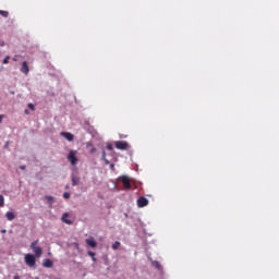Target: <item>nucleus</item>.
<instances>
[{"mask_svg":"<svg viewBox=\"0 0 279 279\" xmlns=\"http://www.w3.org/2000/svg\"><path fill=\"white\" fill-rule=\"evenodd\" d=\"M64 199H69L71 197V194L69 192L63 193Z\"/></svg>","mask_w":279,"mask_h":279,"instance_id":"412c9836","label":"nucleus"},{"mask_svg":"<svg viewBox=\"0 0 279 279\" xmlns=\"http://www.w3.org/2000/svg\"><path fill=\"white\" fill-rule=\"evenodd\" d=\"M71 180H72V185L73 186H77V184H80V177L77 174H72L71 175Z\"/></svg>","mask_w":279,"mask_h":279,"instance_id":"9d476101","label":"nucleus"},{"mask_svg":"<svg viewBox=\"0 0 279 279\" xmlns=\"http://www.w3.org/2000/svg\"><path fill=\"white\" fill-rule=\"evenodd\" d=\"M87 254H88V256L92 257V260H93L94 263L97 262V258L95 257V252L88 251Z\"/></svg>","mask_w":279,"mask_h":279,"instance_id":"2eb2a0df","label":"nucleus"},{"mask_svg":"<svg viewBox=\"0 0 279 279\" xmlns=\"http://www.w3.org/2000/svg\"><path fill=\"white\" fill-rule=\"evenodd\" d=\"M107 149H108L109 151H112V149H113L112 144H108V145H107Z\"/></svg>","mask_w":279,"mask_h":279,"instance_id":"b1692460","label":"nucleus"},{"mask_svg":"<svg viewBox=\"0 0 279 279\" xmlns=\"http://www.w3.org/2000/svg\"><path fill=\"white\" fill-rule=\"evenodd\" d=\"M3 121V116L0 114V123Z\"/></svg>","mask_w":279,"mask_h":279,"instance_id":"bb28decb","label":"nucleus"},{"mask_svg":"<svg viewBox=\"0 0 279 279\" xmlns=\"http://www.w3.org/2000/svg\"><path fill=\"white\" fill-rule=\"evenodd\" d=\"M111 247H112V250H114V251L119 250V247H121V242L116 241V242L112 244Z\"/></svg>","mask_w":279,"mask_h":279,"instance_id":"4468645a","label":"nucleus"},{"mask_svg":"<svg viewBox=\"0 0 279 279\" xmlns=\"http://www.w3.org/2000/svg\"><path fill=\"white\" fill-rule=\"evenodd\" d=\"M5 206V198L3 195H0V208H3Z\"/></svg>","mask_w":279,"mask_h":279,"instance_id":"dca6fc26","label":"nucleus"},{"mask_svg":"<svg viewBox=\"0 0 279 279\" xmlns=\"http://www.w3.org/2000/svg\"><path fill=\"white\" fill-rule=\"evenodd\" d=\"M25 114H29V110L26 109V110H25Z\"/></svg>","mask_w":279,"mask_h":279,"instance_id":"c85d7f7f","label":"nucleus"},{"mask_svg":"<svg viewBox=\"0 0 279 279\" xmlns=\"http://www.w3.org/2000/svg\"><path fill=\"white\" fill-rule=\"evenodd\" d=\"M5 217H7L8 221H14V219H16V215H14V213H12V211H8L5 214Z\"/></svg>","mask_w":279,"mask_h":279,"instance_id":"f8f14e48","label":"nucleus"},{"mask_svg":"<svg viewBox=\"0 0 279 279\" xmlns=\"http://www.w3.org/2000/svg\"><path fill=\"white\" fill-rule=\"evenodd\" d=\"M68 217H69V214H63L62 215V221H63V223H66L68 226H72L73 225V221H71L70 219H68Z\"/></svg>","mask_w":279,"mask_h":279,"instance_id":"9b49d317","label":"nucleus"},{"mask_svg":"<svg viewBox=\"0 0 279 279\" xmlns=\"http://www.w3.org/2000/svg\"><path fill=\"white\" fill-rule=\"evenodd\" d=\"M1 16H4V19H8L10 16V13L8 11H0Z\"/></svg>","mask_w":279,"mask_h":279,"instance_id":"a211bd4d","label":"nucleus"},{"mask_svg":"<svg viewBox=\"0 0 279 279\" xmlns=\"http://www.w3.org/2000/svg\"><path fill=\"white\" fill-rule=\"evenodd\" d=\"M13 279H21V277H19V275H15Z\"/></svg>","mask_w":279,"mask_h":279,"instance_id":"cd10ccee","label":"nucleus"},{"mask_svg":"<svg viewBox=\"0 0 279 279\" xmlns=\"http://www.w3.org/2000/svg\"><path fill=\"white\" fill-rule=\"evenodd\" d=\"M31 250L34 252L37 258H40V256H43V248L38 246V240L32 242Z\"/></svg>","mask_w":279,"mask_h":279,"instance_id":"f257e3e1","label":"nucleus"},{"mask_svg":"<svg viewBox=\"0 0 279 279\" xmlns=\"http://www.w3.org/2000/svg\"><path fill=\"white\" fill-rule=\"evenodd\" d=\"M0 47H5V41L0 39Z\"/></svg>","mask_w":279,"mask_h":279,"instance_id":"393cba45","label":"nucleus"},{"mask_svg":"<svg viewBox=\"0 0 279 279\" xmlns=\"http://www.w3.org/2000/svg\"><path fill=\"white\" fill-rule=\"evenodd\" d=\"M21 72L24 73V75L29 74V65H27V61H24L22 63Z\"/></svg>","mask_w":279,"mask_h":279,"instance_id":"6e6552de","label":"nucleus"},{"mask_svg":"<svg viewBox=\"0 0 279 279\" xmlns=\"http://www.w3.org/2000/svg\"><path fill=\"white\" fill-rule=\"evenodd\" d=\"M120 181L123 187L125 189V191H130V189H132V184L130 183V178L122 175L120 177Z\"/></svg>","mask_w":279,"mask_h":279,"instance_id":"20e7f679","label":"nucleus"},{"mask_svg":"<svg viewBox=\"0 0 279 279\" xmlns=\"http://www.w3.org/2000/svg\"><path fill=\"white\" fill-rule=\"evenodd\" d=\"M116 148L117 149H128V142L118 141L116 142Z\"/></svg>","mask_w":279,"mask_h":279,"instance_id":"0eeeda50","label":"nucleus"},{"mask_svg":"<svg viewBox=\"0 0 279 279\" xmlns=\"http://www.w3.org/2000/svg\"><path fill=\"white\" fill-rule=\"evenodd\" d=\"M35 279H40V278L36 277Z\"/></svg>","mask_w":279,"mask_h":279,"instance_id":"2f4dec72","label":"nucleus"},{"mask_svg":"<svg viewBox=\"0 0 279 279\" xmlns=\"http://www.w3.org/2000/svg\"><path fill=\"white\" fill-rule=\"evenodd\" d=\"M153 267H156V269H161L159 262H153Z\"/></svg>","mask_w":279,"mask_h":279,"instance_id":"6ab92c4d","label":"nucleus"},{"mask_svg":"<svg viewBox=\"0 0 279 279\" xmlns=\"http://www.w3.org/2000/svg\"><path fill=\"white\" fill-rule=\"evenodd\" d=\"M20 169H22V171H25L26 166H25V165H22V166H20Z\"/></svg>","mask_w":279,"mask_h":279,"instance_id":"a878e982","label":"nucleus"},{"mask_svg":"<svg viewBox=\"0 0 279 279\" xmlns=\"http://www.w3.org/2000/svg\"><path fill=\"white\" fill-rule=\"evenodd\" d=\"M14 61H16V58H13Z\"/></svg>","mask_w":279,"mask_h":279,"instance_id":"7c9ffc66","label":"nucleus"},{"mask_svg":"<svg viewBox=\"0 0 279 279\" xmlns=\"http://www.w3.org/2000/svg\"><path fill=\"white\" fill-rule=\"evenodd\" d=\"M1 232H2V233H5V230H2Z\"/></svg>","mask_w":279,"mask_h":279,"instance_id":"c756f323","label":"nucleus"},{"mask_svg":"<svg viewBox=\"0 0 279 279\" xmlns=\"http://www.w3.org/2000/svg\"><path fill=\"white\" fill-rule=\"evenodd\" d=\"M24 263L27 265V267H36V256L26 254L24 257Z\"/></svg>","mask_w":279,"mask_h":279,"instance_id":"f03ea898","label":"nucleus"},{"mask_svg":"<svg viewBox=\"0 0 279 279\" xmlns=\"http://www.w3.org/2000/svg\"><path fill=\"white\" fill-rule=\"evenodd\" d=\"M68 160L73 167H75V165H77V150H70L68 155Z\"/></svg>","mask_w":279,"mask_h":279,"instance_id":"7ed1b4c3","label":"nucleus"},{"mask_svg":"<svg viewBox=\"0 0 279 279\" xmlns=\"http://www.w3.org/2000/svg\"><path fill=\"white\" fill-rule=\"evenodd\" d=\"M44 267H47L48 269L53 267V262L51 259H45L43 263Z\"/></svg>","mask_w":279,"mask_h":279,"instance_id":"ddd939ff","label":"nucleus"},{"mask_svg":"<svg viewBox=\"0 0 279 279\" xmlns=\"http://www.w3.org/2000/svg\"><path fill=\"white\" fill-rule=\"evenodd\" d=\"M10 62V56H7L3 60V64H8Z\"/></svg>","mask_w":279,"mask_h":279,"instance_id":"4be33fe9","label":"nucleus"},{"mask_svg":"<svg viewBox=\"0 0 279 279\" xmlns=\"http://www.w3.org/2000/svg\"><path fill=\"white\" fill-rule=\"evenodd\" d=\"M45 199H47V202L50 204H53V196H45Z\"/></svg>","mask_w":279,"mask_h":279,"instance_id":"f3484780","label":"nucleus"},{"mask_svg":"<svg viewBox=\"0 0 279 279\" xmlns=\"http://www.w3.org/2000/svg\"><path fill=\"white\" fill-rule=\"evenodd\" d=\"M61 136H64L66 141H73L75 136L70 132H61Z\"/></svg>","mask_w":279,"mask_h":279,"instance_id":"1a4fd4ad","label":"nucleus"},{"mask_svg":"<svg viewBox=\"0 0 279 279\" xmlns=\"http://www.w3.org/2000/svg\"><path fill=\"white\" fill-rule=\"evenodd\" d=\"M149 204V201L147 198H145L144 196H141L138 199H137V206L138 208H145V206H148Z\"/></svg>","mask_w":279,"mask_h":279,"instance_id":"39448f33","label":"nucleus"},{"mask_svg":"<svg viewBox=\"0 0 279 279\" xmlns=\"http://www.w3.org/2000/svg\"><path fill=\"white\" fill-rule=\"evenodd\" d=\"M28 108H29V110H36V108L34 107V104H28Z\"/></svg>","mask_w":279,"mask_h":279,"instance_id":"5701e85b","label":"nucleus"},{"mask_svg":"<svg viewBox=\"0 0 279 279\" xmlns=\"http://www.w3.org/2000/svg\"><path fill=\"white\" fill-rule=\"evenodd\" d=\"M102 160H105L107 165H110V161L106 159V150H102Z\"/></svg>","mask_w":279,"mask_h":279,"instance_id":"aec40b11","label":"nucleus"},{"mask_svg":"<svg viewBox=\"0 0 279 279\" xmlns=\"http://www.w3.org/2000/svg\"><path fill=\"white\" fill-rule=\"evenodd\" d=\"M85 242L93 250H95V247H97V241H95V238H88L85 240Z\"/></svg>","mask_w":279,"mask_h":279,"instance_id":"423d86ee","label":"nucleus"}]
</instances>
